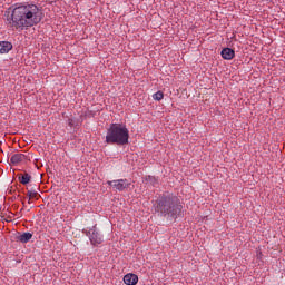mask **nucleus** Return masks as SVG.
<instances>
[{
	"label": "nucleus",
	"instance_id": "6e6552de",
	"mask_svg": "<svg viewBox=\"0 0 285 285\" xmlns=\"http://www.w3.org/2000/svg\"><path fill=\"white\" fill-rule=\"evenodd\" d=\"M223 59L230 61V59H235V50L230 48H224L220 52Z\"/></svg>",
	"mask_w": 285,
	"mask_h": 285
},
{
	"label": "nucleus",
	"instance_id": "ddd939ff",
	"mask_svg": "<svg viewBox=\"0 0 285 285\" xmlns=\"http://www.w3.org/2000/svg\"><path fill=\"white\" fill-rule=\"evenodd\" d=\"M153 99L155 101H161V99H164V92L157 91L156 94L153 95Z\"/></svg>",
	"mask_w": 285,
	"mask_h": 285
},
{
	"label": "nucleus",
	"instance_id": "0eeeda50",
	"mask_svg": "<svg viewBox=\"0 0 285 285\" xmlns=\"http://www.w3.org/2000/svg\"><path fill=\"white\" fill-rule=\"evenodd\" d=\"M27 157L24 154H14L11 156V164L13 166H19V164H22V161H26Z\"/></svg>",
	"mask_w": 285,
	"mask_h": 285
},
{
	"label": "nucleus",
	"instance_id": "1a4fd4ad",
	"mask_svg": "<svg viewBox=\"0 0 285 285\" xmlns=\"http://www.w3.org/2000/svg\"><path fill=\"white\" fill-rule=\"evenodd\" d=\"M12 50V45L10 41H0V55H8Z\"/></svg>",
	"mask_w": 285,
	"mask_h": 285
},
{
	"label": "nucleus",
	"instance_id": "4468645a",
	"mask_svg": "<svg viewBox=\"0 0 285 285\" xmlns=\"http://www.w3.org/2000/svg\"><path fill=\"white\" fill-rule=\"evenodd\" d=\"M149 181H155V178H153L151 176L148 177Z\"/></svg>",
	"mask_w": 285,
	"mask_h": 285
},
{
	"label": "nucleus",
	"instance_id": "39448f33",
	"mask_svg": "<svg viewBox=\"0 0 285 285\" xmlns=\"http://www.w3.org/2000/svg\"><path fill=\"white\" fill-rule=\"evenodd\" d=\"M89 239L92 246H99V244L104 242V236H101V234L98 230L92 228L89 230Z\"/></svg>",
	"mask_w": 285,
	"mask_h": 285
},
{
	"label": "nucleus",
	"instance_id": "423d86ee",
	"mask_svg": "<svg viewBox=\"0 0 285 285\" xmlns=\"http://www.w3.org/2000/svg\"><path fill=\"white\" fill-rule=\"evenodd\" d=\"M124 282L126 285H136L139 282V276L129 273L124 276Z\"/></svg>",
	"mask_w": 285,
	"mask_h": 285
},
{
	"label": "nucleus",
	"instance_id": "20e7f679",
	"mask_svg": "<svg viewBox=\"0 0 285 285\" xmlns=\"http://www.w3.org/2000/svg\"><path fill=\"white\" fill-rule=\"evenodd\" d=\"M107 184L119 190V193L126 190V188H130V181L128 179L108 180Z\"/></svg>",
	"mask_w": 285,
	"mask_h": 285
},
{
	"label": "nucleus",
	"instance_id": "f8f14e48",
	"mask_svg": "<svg viewBox=\"0 0 285 285\" xmlns=\"http://www.w3.org/2000/svg\"><path fill=\"white\" fill-rule=\"evenodd\" d=\"M27 197H29L28 204H30V202H32V199H39V193L32 191V190H28Z\"/></svg>",
	"mask_w": 285,
	"mask_h": 285
},
{
	"label": "nucleus",
	"instance_id": "f257e3e1",
	"mask_svg": "<svg viewBox=\"0 0 285 285\" xmlns=\"http://www.w3.org/2000/svg\"><path fill=\"white\" fill-rule=\"evenodd\" d=\"M6 16L11 28L16 30H28V28L41 23L43 11H41V8L37 7V4L27 3L16 6L12 12H8Z\"/></svg>",
	"mask_w": 285,
	"mask_h": 285
},
{
	"label": "nucleus",
	"instance_id": "9b49d317",
	"mask_svg": "<svg viewBox=\"0 0 285 285\" xmlns=\"http://www.w3.org/2000/svg\"><path fill=\"white\" fill-rule=\"evenodd\" d=\"M32 239V233H23L18 236V240L21 242V244H28Z\"/></svg>",
	"mask_w": 285,
	"mask_h": 285
},
{
	"label": "nucleus",
	"instance_id": "9d476101",
	"mask_svg": "<svg viewBox=\"0 0 285 285\" xmlns=\"http://www.w3.org/2000/svg\"><path fill=\"white\" fill-rule=\"evenodd\" d=\"M32 179V176H30V174L28 173H24V174H21L19 176V181L20 184H22L23 186L30 184V180Z\"/></svg>",
	"mask_w": 285,
	"mask_h": 285
},
{
	"label": "nucleus",
	"instance_id": "f03ea898",
	"mask_svg": "<svg viewBox=\"0 0 285 285\" xmlns=\"http://www.w3.org/2000/svg\"><path fill=\"white\" fill-rule=\"evenodd\" d=\"M156 213H160L163 217H177L181 213V205L175 196H163L156 202Z\"/></svg>",
	"mask_w": 285,
	"mask_h": 285
},
{
	"label": "nucleus",
	"instance_id": "7ed1b4c3",
	"mask_svg": "<svg viewBox=\"0 0 285 285\" xmlns=\"http://www.w3.org/2000/svg\"><path fill=\"white\" fill-rule=\"evenodd\" d=\"M130 139V131L122 124H111L107 129L106 144L126 146Z\"/></svg>",
	"mask_w": 285,
	"mask_h": 285
}]
</instances>
